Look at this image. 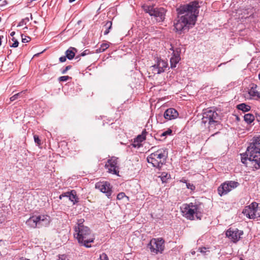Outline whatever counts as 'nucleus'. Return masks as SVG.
I'll return each mask as SVG.
<instances>
[{
  "instance_id": "nucleus-1",
  "label": "nucleus",
  "mask_w": 260,
  "mask_h": 260,
  "mask_svg": "<svg viewBox=\"0 0 260 260\" xmlns=\"http://www.w3.org/2000/svg\"><path fill=\"white\" fill-rule=\"evenodd\" d=\"M199 8L198 1H194L177 9L178 16L174 23L176 31L188 30L195 25Z\"/></svg>"
},
{
  "instance_id": "nucleus-2",
  "label": "nucleus",
  "mask_w": 260,
  "mask_h": 260,
  "mask_svg": "<svg viewBox=\"0 0 260 260\" xmlns=\"http://www.w3.org/2000/svg\"><path fill=\"white\" fill-rule=\"evenodd\" d=\"M241 159L247 167L260 168V136L250 144L245 153L241 154Z\"/></svg>"
},
{
  "instance_id": "nucleus-3",
  "label": "nucleus",
  "mask_w": 260,
  "mask_h": 260,
  "mask_svg": "<svg viewBox=\"0 0 260 260\" xmlns=\"http://www.w3.org/2000/svg\"><path fill=\"white\" fill-rule=\"evenodd\" d=\"M84 221L83 219L78 220L77 225L74 227V237L79 244L88 248L91 247L88 244L93 242L94 238L90 229L84 225Z\"/></svg>"
},
{
  "instance_id": "nucleus-4",
  "label": "nucleus",
  "mask_w": 260,
  "mask_h": 260,
  "mask_svg": "<svg viewBox=\"0 0 260 260\" xmlns=\"http://www.w3.org/2000/svg\"><path fill=\"white\" fill-rule=\"evenodd\" d=\"M149 151H153L147 158V162L151 164L152 166L160 169L165 164L168 157V150L162 147L156 149V147H152Z\"/></svg>"
},
{
  "instance_id": "nucleus-5",
  "label": "nucleus",
  "mask_w": 260,
  "mask_h": 260,
  "mask_svg": "<svg viewBox=\"0 0 260 260\" xmlns=\"http://www.w3.org/2000/svg\"><path fill=\"white\" fill-rule=\"evenodd\" d=\"M220 116L216 111L212 109L204 110L202 122L209 129L219 124Z\"/></svg>"
},
{
  "instance_id": "nucleus-6",
  "label": "nucleus",
  "mask_w": 260,
  "mask_h": 260,
  "mask_svg": "<svg viewBox=\"0 0 260 260\" xmlns=\"http://www.w3.org/2000/svg\"><path fill=\"white\" fill-rule=\"evenodd\" d=\"M50 221V217L47 215H33L26 220V224L32 228H40L47 226Z\"/></svg>"
},
{
  "instance_id": "nucleus-7",
  "label": "nucleus",
  "mask_w": 260,
  "mask_h": 260,
  "mask_svg": "<svg viewBox=\"0 0 260 260\" xmlns=\"http://www.w3.org/2000/svg\"><path fill=\"white\" fill-rule=\"evenodd\" d=\"M183 216L190 220H193L196 216L200 219L201 211L198 205L190 203L184 204L181 208Z\"/></svg>"
},
{
  "instance_id": "nucleus-8",
  "label": "nucleus",
  "mask_w": 260,
  "mask_h": 260,
  "mask_svg": "<svg viewBox=\"0 0 260 260\" xmlns=\"http://www.w3.org/2000/svg\"><path fill=\"white\" fill-rule=\"evenodd\" d=\"M143 9L151 16H154L157 22H162L165 19L166 10L162 8H154L150 5L143 6Z\"/></svg>"
},
{
  "instance_id": "nucleus-9",
  "label": "nucleus",
  "mask_w": 260,
  "mask_h": 260,
  "mask_svg": "<svg viewBox=\"0 0 260 260\" xmlns=\"http://www.w3.org/2000/svg\"><path fill=\"white\" fill-rule=\"evenodd\" d=\"M242 213L249 219H255L260 217V207L258 204L253 202L249 206H246Z\"/></svg>"
},
{
  "instance_id": "nucleus-10",
  "label": "nucleus",
  "mask_w": 260,
  "mask_h": 260,
  "mask_svg": "<svg viewBox=\"0 0 260 260\" xmlns=\"http://www.w3.org/2000/svg\"><path fill=\"white\" fill-rule=\"evenodd\" d=\"M239 185V183L234 181H226L221 184L218 188V194L223 196L227 194L232 189L236 188Z\"/></svg>"
},
{
  "instance_id": "nucleus-11",
  "label": "nucleus",
  "mask_w": 260,
  "mask_h": 260,
  "mask_svg": "<svg viewBox=\"0 0 260 260\" xmlns=\"http://www.w3.org/2000/svg\"><path fill=\"white\" fill-rule=\"evenodd\" d=\"M152 252L157 253L161 252L164 249V240L161 238L153 239L149 244Z\"/></svg>"
},
{
  "instance_id": "nucleus-12",
  "label": "nucleus",
  "mask_w": 260,
  "mask_h": 260,
  "mask_svg": "<svg viewBox=\"0 0 260 260\" xmlns=\"http://www.w3.org/2000/svg\"><path fill=\"white\" fill-rule=\"evenodd\" d=\"M170 50L172 52V56L170 58L171 68H175L176 67L177 63L181 59V49L180 48H174L173 47H171V48H170Z\"/></svg>"
},
{
  "instance_id": "nucleus-13",
  "label": "nucleus",
  "mask_w": 260,
  "mask_h": 260,
  "mask_svg": "<svg viewBox=\"0 0 260 260\" xmlns=\"http://www.w3.org/2000/svg\"><path fill=\"white\" fill-rule=\"evenodd\" d=\"M118 158L112 157L109 159L105 165V167L108 169V172L110 173L118 175V167L117 166Z\"/></svg>"
},
{
  "instance_id": "nucleus-14",
  "label": "nucleus",
  "mask_w": 260,
  "mask_h": 260,
  "mask_svg": "<svg viewBox=\"0 0 260 260\" xmlns=\"http://www.w3.org/2000/svg\"><path fill=\"white\" fill-rule=\"evenodd\" d=\"M95 188L99 189L101 192L105 193L109 198H111L112 192V186L108 182H100L95 184Z\"/></svg>"
},
{
  "instance_id": "nucleus-15",
  "label": "nucleus",
  "mask_w": 260,
  "mask_h": 260,
  "mask_svg": "<svg viewBox=\"0 0 260 260\" xmlns=\"http://www.w3.org/2000/svg\"><path fill=\"white\" fill-rule=\"evenodd\" d=\"M168 66V64L166 61L159 59L157 60V63L152 66L151 68L154 74H159L165 72Z\"/></svg>"
},
{
  "instance_id": "nucleus-16",
  "label": "nucleus",
  "mask_w": 260,
  "mask_h": 260,
  "mask_svg": "<svg viewBox=\"0 0 260 260\" xmlns=\"http://www.w3.org/2000/svg\"><path fill=\"white\" fill-rule=\"evenodd\" d=\"M243 234L242 231H240L237 229H229L225 233L226 237L232 240L234 242L238 241L241 236Z\"/></svg>"
},
{
  "instance_id": "nucleus-17",
  "label": "nucleus",
  "mask_w": 260,
  "mask_h": 260,
  "mask_svg": "<svg viewBox=\"0 0 260 260\" xmlns=\"http://www.w3.org/2000/svg\"><path fill=\"white\" fill-rule=\"evenodd\" d=\"M179 114L176 110L174 108H169L164 113V116L167 120H172L178 117Z\"/></svg>"
},
{
  "instance_id": "nucleus-18",
  "label": "nucleus",
  "mask_w": 260,
  "mask_h": 260,
  "mask_svg": "<svg viewBox=\"0 0 260 260\" xmlns=\"http://www.w3.org/2000/svg\"><path fill=\"white\" fill-rule=\"evenodd\" d=\"M63 197L68 198L74 204L78 202L76 192L74 190H72L70 192H66L62 193L60 195L59 199H62Z\"/></svg>"
},
{
  "instance_id": "nucleus-19",
  "label": "nucleus",
  "mask_w": 260,
  "mask_h": 260,
  "mask_svg": "<svg viewBox=\"0 0 260 260\" xmlns=\"http://www.w3.org/2000/svg\"><path fill=\"white\" fill-rule=\"evenodd\" d=\"M145 140V136L142 135H138L134 139L133 142L129 145V147L132 146L134 148H139L142 146L141 143Z\"/></svg>"
},
{
  "instance_id": "nucleus-20",
  "label": "nucleus",
  "mask_w": 260,
  "mask_h": 260,
  "mask_svg": "<svg viewBox=\"0 0 260 260\" xmlns=\"http://www.w3.org/2000/svg\"><path fill=\"white\" fill-rule=\"evenodd\" d=\"M257 86L255 84H252L250 89L248 91L249 95L253 98L260 99V92L257 90Z\"/></svg>"
},
{
  "instance_id": "nucleus-21",
  "label": "nucleus",
  "mask_w": 260,
  "mask_h": 260,
  "mask_svg": "<svg viewBox=\"0 0 260 260\" xmlns=\"http://www.w3.org/2000/svg\"><path fill=\"white\" fill-rule=\"evenodd\" d=\"M76 50V49L73 47H71L70 48L68 49L66 52V55L67 57L70 60L73 59L75 56V51Z\"/></svg>"
},
{
  "instance_id": "nucleus-22",
  "label": "nucleus",
  "mask_w": 260,
  "mask_h": 260,
  "mask_svg": "<svg viewBox=\"0 0 260 260\" xmlns=\"http://www.w3.org/2000/svg\"><path fill=\"white\" fill-rule=\"evenodd\" d=\"M112 23L110 21H107L105 24L104 26V27L105 28V30L104 32V34L105 35H107L109 34L110 29L112 28Z\"/></svg>"
},
{
  "instance_id": "nucleus-23",
  "label": "nucleus",
  "mask_w": 260,
  "mask_h": 260,
  "mask_svg": "<svg viewBox=\"0 0 260 260\" xmlns=\"http://www.w3.org/2000/svg\"><path fill=\"white\" fill-rule=\"evenodd\" d=\"M244 120L247 123H251L254 119V116L251 114H246L244 115Z\"/></svg>"
},
{
  "instance_id": "nucleus-24",
  "label": "nucleus",
  "mask_w": 260,
  "mask_h": 260,
  "mask_svg": "<svg viewBox=\"0 0 260 260\" xmlns=\"http://www.w3.org/2000/svg\"><path fill=\"white\" fill-rule=\"evenodd\" d=\"M237 108L238 109L244 112L248 111L250 108L249 106L244 103L238 105Z\"/></svg>"
},
{
  "instance_id": "nucleus-25",
  "label": "nucleus",
  "mask_w": 260,
  "mask_h": 260,
  "mask_svg": "<svg viewBox=\"0 0 260 260\" xmlns=\"http://www.w3.org/2000/svg\"><path fill=\"white\" fill-rule=\"evenodd\" d=\"M109 47V45L108 43H103L101 44L100 47L97 50L99 52H102L105 51Z\"/></svg>"
},
{
  "instance_id": "nucleus-26",
  "label": "nucleus",
  "mask_w": 260,
  "mask_h": 260,
  "mask_svg": "<svg viewBox=\"0 0 260 260\" xmlns=\"http://www.w3.org/2000/svg\"><path fill=\"white\" fill-rule=\"evenodd\" d=\"M29 21L28 17H26L22 20L19 23L18 26H22L24 25H26Z\"/></svg>"
},
{
  "instance_id": "nucleus-27",
  "label": "nucleus",
  "mask_w": 260,
  "mask_h": 260,
  "mask_svg": "<svg viewBox=\"0 0 260 260\" xmlns=\"http://www.w3.org/2000/svg\"><path fill=\"white\" fill-rule=\"evenodd\" d=\"M186 187L188 189H190L191 190H194L196 188L195 186L192 183H187V181H185Z\"/></svg>"
},
{
  "instance_id": "nucleus-28",
  "label": "nucleus",
  "mask_w": 260,
  "mask_h": 260,
  "mask_svg": "<svg viewBox=\"0 0 260 260\" xmlns=\"http://www.w3.org/2000/svg\"><path fill=\"white\" fill-rule=\"evenodd\" d=\"M124 198H126L127 199L128 198L127 196H126V195L125 194V193L124 192H120L117 196V200H122Z\"/></svg>"
},
{
  "instance_id": "nucleus-29",
  "label": "nucleus",
  "mask_w": 260,
  "mask_h": 260,
  "mask_svg": "<svg viewBox=\"0 0 260 260\" xmlns=\"http://www.w3.org/2000/svg\"><path fill=\"white\" fill-rule=\"evenodd\" d=\"M21 94H22L21 92H19V93H17L14 94V95H13L12 96H11L10 98V101L12 102V101H15V100L18 99V97H19Z\"/></svg>"
},
{
  "instance_id": "nucleus-30",
  "label": "nucleus",
  "mask_w": 260,
  "mask_h": 260,
  "mask_svg": "<svg viewBox=\"0 0 260 260\" xmlns=\"http://www.w3.org/2000/svg\"><path fill=\"white\" fill-rule=\"evenodd\" d=\"M172 131L171 129H168L167 131L162 133L161 134H160V137H165L167 135H171V133H172Z\"/></svg>"
},
{
  "instance_id": "nucleus-31",
  "label": "nucleus",
  "mask_w": 260,
  "mask_h": 260,
  "mask_svg": "<svg viewBox=\"0 0 260 260\" xmlns=\"http://www.w3.org/2000/svg\"><path fill=\"white\" fill-rule=\"evenodd\" d=\"M57 260H70L65 254L59 255Z\"/></svg>"
},
{
  "instance_id": "nucleus-32",
  "label": "nucleus",
  "mask_w": 260,
  "mask_h": 260,
  "mask_svg": "<svg viewBox=\"0 0 260 260\" xmlns=\"http://www.w3.org/2000/svg\"><path fill=\"white\" fill-rule=\"evenodd\" d=\"M34 140L36 143H37L38 145L41 144V140L39 139L38 136L37 135H34Z\"/></svg>"
},
{
  "instance_id": "nucleus-33",
  "label": "nucleus",
  "mask_w": 260,
  "mask_h": 260,
  "mask_svg": "<svg viewBox=\"0 0 260 260\" xmlns=\"http://www.w3.org/2000/svg\"><path fill=\"white\" fill-rule=\"evenodd\" d=\"M164 174L165 173H162L161 175V180L163 182H164L165 180L169 178V177H170V175H168V174H166L165 175H164Z\"/></svg>"
},
{
  "instance_id": "nucleus-34",
  "label": "nucleus",
  "mask_w": 260,
  "mask_h": 260,
  "mask_svg": "<svg viewBox=\"0 0 260 260\" xmlns=\"http://www.w3.org/2000/svg\"><path fill=\"white\" fill-rule=\"evenodd\" d=\"M100 260H109L107 255L104 253H103L102 254L100 255Z\"/></svg>"
},
{
  "instance_id": "nucleus-35",
  "label": "nucleus",
  "mask_w": 260,
  "mask_h": 260,
  "mask_svg": "<svg viewBox=\"0 0 260 260\" xmlns=\"http://www.w3.org/2000/svg\"><path fill=\"white\" fill-rule=\"evenodd\" d=\"M12 40L14 41V43L11 45V47L14 48L17 47L19 44L18 42L16 40H14V38H13Z\"/></svg>"
},
{
  "instance_id": "nucleus-36",
  "label": "nucleus",
  "mask_w": 260,
  "mask_h": 260,
  "mask_svg": "<svg viewBox=\"0 0 260 260\" xmlns=\"http://www.w3.org/2000/svg\"><path fill=\"white\" fill-rule=\"evenodd\" d=\"M69 79H70V77L68 76H61L59 78V80L60 81H67Z\"/></svg>"
},
{
  "instance_id": "nucleus-37",
  "label": "nucleus",
  "mask_w": 260,
  "mask_h": 260,
  "mask_svg": "<svg viewBox=\"0 0 260 260\" xmlns=\"http://www.w3.org/2000/svg\"><path fill=\"white\" fill-rule=\"evenodd\" d=\"M206 247H202V248H199L198 249V251L200 252L201 253H205L206 252Z\"/></svg>"
},
{
  "instance_id": "nucleus-38",
  "label": "nucleus",
  "mask_w": 260,
  "mask_h": 260,
  "mask_svg": "<svg viewBox=\"0 0 260 260\" xmlns=\"http://www.w3.org/2000/svg\"><path fill=\"white\" fill-rule=\"evenodd\" d=\"M30 40V38L28 37H26L25 38L22 39V41L23 43H27Z\"/></svg>"
},
{
  "instance_id": "nucleus-39",
  "label": "nucleus",
  "mask_w": 260,
  "mask_h": 260,
  "mask_svg": "<svg viewBox=\"0 0 260 260\" xmlns=\"http://www.w3.org/2000/svg\"><path fill=\"white\" fill-rule=\"evenodd\" d=\"M7 1L6 0H0V6H4L7 4Z\"/></svg>"
},
{
  "instance_id": "nucleus-40",
  "label": "nucleus",
  "mask_w": 260,
  "mask_h": 260,
  "mask_svg": "<svg viewBox=\"0 0 260 260\" xmlns=\"http://www.w3.org/2000/svg\"><path fill=\"white\" fill-rule=\"evenodd\" d=\"M71 68V66H68L66 67V68L62 71V74H65L67 71H68L69 70H70V69Z\"/></svg>"
},
{
  "instance_id": "nucleus-41",
  "label": "nucleus",
  "mask_w": 260,
  "mask_h": 260,
  "mask_svg": "<svg viewBox=\"0 0 260 260\" xmlns=\"http://www.w3.org/2000/svg\"><path fill=\"white\" fill-rule=\"evenodd\" d=\"M67 58V57L66 55L61 56L59 58V61L61 62H64L66 60Z\"/></svg>"
},
{
  "instance_id": "nucleus-42",
  "label": "nucleus",
  "mask_w": 260,
  "mask_h": 260,
  "mask_svg": "<svg viewBox=\"0 0 260 260\" xmlns=\"http://www.w3.org/2000/svg\"><path fill=\"white\" fill-rule=\"evenodd\" d=\"M3 36H0V46H1V44H2V39H3Z\"/></svg>"
},
{
  "instance_id": "nucleus-43",
  "label": "nucleus",
  "mask_w": 260,
  "mask_h": 260,
  "mask_svg": "<svg viewBox=\"0 0 260 260\" xmlns=\"http://www.w3.org/2000/svg\"><path fill=\"white\" fill-rule=\"evenodd\" d=\"M14 35H15V32H14V31H12V32H11V34H10V35H11V36H13Z\"/></svg>"
},
{
  "instance_id": "nucleus-44",
  "label": "nucleus",
  "mask_w": 260,
  "mask_h": 260,
  "mask_svg": "<svg viewBox=\"0 0 260 260\" xmlns=\"http://www.w3.org/2000/svg\"><path fill=\"white\" fill-rule=\"evenodd\" d=\"M21 260H30V259H28V258H23V257H22V258H21Z\"/></svg>"
},
{
  "instance_id": "nucleus-45",
  "label": "nucleus",
  "mask_w": 260,
  "mask_h": 260,
  "mask_svg": "<svg viewBox=\"0 0 260 260\" xmlns=\"http://www.w3.org/2000/svg\"><path fill=\"white\" fill-rule=\"evenodd\" d=\"M75 0H69V2L70 3H72L73 2H74Z\"/></svg>"
},
{
  "instance_id": "nucleus-46",
  "label": "nucleus",
  "mask_w": 260,
  "mask_h": 260,
  "mask_svg": "<svg viewBox=\"0 0 260 260\" xmlns=\"http://www.w3.org/2000/svg\"><path fill=\"white\" fill-rule=\"evenodd\" d=\"M181 181L182 182L185 183V182L186 181V180H181Z\"/></svg>"
},
{
  "instance_id": "nucleus-47",
  "label": "nucleus",
  "mask_w": 260,
  "mask_h": 260,
  "mask_svg": "<svg viewBox=\"0 0 260 260\" xmlns=\"http://www.w3.org/2000/svg\"><path fill=\"white\" fill-rule=\"evenodd\" d=\"M85 55V53H82L81 54V55H82V56H84Z\"/></svg>"
},
{
  "instance_id": "nucleus-48",
  "label": "nucleus",
  "mask_w": 260,
  "mask_h": 260,
  "mask_svg": "<svg viewBox=\"0 0 260 260\" xmlns=\"http://www.w3.org/2000/svg\"><path fill=\"white\" fill-rule=\"evenodd\" d=\"M28 28V27L27 26H25L24 27V29H27Z\"/></svg>"
},
{
  "instance_id": "nucleus-49",
  "label": "nucleus",
  "mask_w": 260,
  "mask_h": 260,
  "mask_svg": "<svg viewBox=\"0 0 260 260\" xmlns=\"http://www.w3.org/2000/svg\"><path fill=\"white\" fill-rule=\"evenodd\" d=\"M191 253H192V254H195V251H192V252H191Z\"/></svg>"
},
{
  "instance_id": "nucleus-50",
  "label": "nucleus",
  "mask_w": 260,
  "mask_h": 260,
  "mask_svg": "<svg viewBox=\"0 0 260 260\" xmlns=\"http://www.w3.org/2000/svg\"><path fill=\"white\" fill-rule=\"evenodd\" d=\"M258 78H259V79L260 80V72H259V75H258Z\"/></svg>"
},
{
  "instance_id": "nucleus-51",
  "label": "nucleus",
  "mask_w": 260,
  "mask_h": 260,
  "mask_svg": "<svg viewBox=\"0 0 260 260\" xmlns=\"http://www.w3.org/2000/svg\"><path fill=\"white\" fill-rule=\"evenodd\" d=\"M30 17H31V19H32V15H31V14H30Z\"/></svg>"
},
{
  "instance_id": "nucleus-52",
  "label": "nucleus",
  "mask_w": 260,
  "mask_h": 260,
  "mask_svg": "<svg viewBox=\"0 0 260 260\" xmlns=\"http://www.w3.org/2000/svg\"><path fill=\"white\" fill-rule=\"evenodd\" d=\"M1 20H2V19H1V18L0 17V22L1 21Z\"/></svg>"
}]
</instances>
